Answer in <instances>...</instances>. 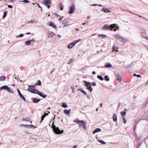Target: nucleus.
Segmentation results:
<instances>
[{"instance_id": "obj_1", "label": "nucleus", "mask_w": 148, "mask_h": 148, "mask_svg": "<svg viewBox=\"0 0 148 148\" xmlns=\"http://www.w3.org/2000/svg\"><path fill=\"white\" fill-rule=\"evenodd\" d=\"M111 28V30L112 29H114V31H116L117 30H118L119 28V27L116 26V25L113 24L111 25L110 26L108 24H105L102 27V29L104 30H106L108 29L109 28Z\"/></svg>"}, {"instance_id": "obj_2", "label": "nucleus", "mask_w": 148, "mask_h": 148, "mask_svg": "<svg viewBox=\"0 0 148 148\" xmlns=\"http://www.w3.org/2000/svg\"><path fill=\"white\" fill-rule=\"evenodd\" d=\"M54 122L53 121L52 124V126L51 127L53 128V131L55 132V133L58 134H62L63 133L64 131L62 130L60 131L58 127H56V126L54 125Z\"/></svg>"}, {"instance_id": "obj_3", "label": "nucleus", "mask_w": 148, "mask_h": 148, "mask_svg": "<svg viewBox=\"0 0 148 148\" xmlns=\"http://www.w3.org/2000/svg\"><path fill=\"white\" fill-rule=\"evenodd\" d=\"M75 122L77 123L80 127H82L84 129H86V123L83 121L77 120Z\"/></svg>"}, {"instance_id": "obj_4", "label": "nucleus", "mask_w": 148, "mask_h": 148, "mask_svg": "<svg viewBox=\"0 0 148 148\" xmlns=\"http://www.w3.org/2000/svg\"><path fill=\"white\" fill-rule=\"evenodd\" d=\"M75 5L71 6L69 9V10L68 12V13L70 14L73 13H74L75 10Z\"/></svg>"}, {"instance_id": "obj_5", "label": "nucleus", "mask_w": 148, "mask_h": 148, "mask_svg": "<svg viewBox=\"0 0 148 148\" xmlns=\"http://www.w3.org/2000/svg\"><path fill=\"white\" fill-rule=\"evenodd\" d=\"M51 2V0H45L42 2V3L45 5L47 6L48 8L49 9L50 8L49 5Z\"/></svg>"}, {"instance_id": "obj_6", "label": "nucleus", "mask_w": 148, "mask_h": 148, "mask_svg": "<svg viewBox=\"0 0 148 148\" xmlns=\"http://www.w3.org/2000/svg\"><path fill=\"white\" fill-rule=\"evenodd\" d=\"M27 90L32 93L36 94V92L38 90L34 88H31V87H29L27 89Z\"/></svg>"}, {"instance_id": "obj_7", "label": "nucleus", "mask_w": 148, "mask_h": 148, "mask_svg": "<svg viewBox=\"0 0 148 148\" xmlns=\"http://www.w3.org/2000/svg\"><path fill=\"white\" fill-rule=\"evenodd\" d=\"M36 94H38L39 95L42 97L43 98H45L46 97L47 95L45 94H43L41 92H40L38 90H37L36 92Z\"/></svg>"}, {"instance_id": "obj_8", "label": "nucleus", "mask_w": 148, "mask_h": 148, "mask_svg": "<svg viewBox=\"0 0 148 148\" xmlns=\"http://www.w3.org/2000/svg\"><path fill=\"white\" fill-rule=\"evenodd\" d=\"M17 91L19 94V95L20 96V98L23 100L25 101H26V99L25 98L23 95L21 93L20 91L18 89H17Z\"/></svg>"}, {"instance_id": "obj_9", "label": "nucleus", "mask_w": 148, "mask_h": 148, "mask_svg": "<svg viewBox=\"0 0 148 148\" xmlns=\"http://www.w3.org/2000/svg\"><path fill=\"white\" fill-rule=\"evenodd\" d=\"M115 75L116 78L118 82H121L122 81V78L120 76V74H115Z\"/></svg>"}, {"instance_id": "obj_10", "label": "nucleus", "mask_w": 148, "mask_h": 148, "mask_svg": "<svg viewBox=\"0 0 148 148\" xmlns=\"http://www.w3.org/2000/svg\"><path fill=\"white\" fill-rule=\"evenodd\" d=\"M85 85L87 87V89H89L90 91V92H91L92 91V89L91 88V83L90 82H88L87 83V84H86Z\"/></svg>"}, {"instance_id": "obj_11", "label": "nucleus", "mask_w": 148, "mask_h": 148, "mask_svg": "<svg viewBox=\"0 0 148 148\" xmlns=\"http://www.w3.org/2000/svg\"><path fill=\"white\" fill-rule=\"evenodd\" d=\"M49 25L50 26L54 28L55 29L57 27L56 25L51 21L49 22Z\"/></svg>"}, {"instance_id": "obj_12", "label": "nucleus", "mask_w": 148, "mask_h": 148, "mask_svg": "<svg viewBox=\"0 0 148 148\" xmlns=\"http://www.w3.org/2000/svg\"><path fill=\"white\" fill-rule=\"evenodd\" d=\"M69 21V19L68 18H66L63 20L62 21V24L63 25L66 24Z\"/></svg>"}, {"instance_id": "obj_13", "label": "nucleus", "mask_w": 148, "mask_h": 148, "mask_svg": "<svg viewBox=\"0 0 148 148\" xmlns=\"http://www.w3.org/2000/svg\"><path fill=\"white\" fill-rule=\"evenodd\" d=\"M102 10L105 12L106 13H110L111 12V11L108 9L105 8H103Z\"/></svg>"}, {"instance_id": "obj_14", "label": "nucleus", "mask_w": 148, "mask_h": 148, "mask_svg": "<svg viewBox=\"0 0 148 148\" xmlns=\"http://www.w3.org/2000/svg\"><path fill=\"white\" fill-rule=\"evenodd\" d=\"M8 88V87L7 86H3L0 88V90H1L4 89L7 91Z\"/></svg>"}, {"instance_id": "obj_15", "label": "nucleus", "mask_w": 148, "mask_h": 148, "mask_svg": "<svg viewBox=\"0 0 148 148\" xmlns=\"http://www.w3.org/2000/svg\"><path fill=\"white\" fill-rule=\"evenodd\" d=\"M75 44L73 42H72L70 43L68 45V47L70 49L72 48L75 45Z\"/></svg>"}, {"instance_id": "obj_16", "label": "nucleus", "mask_w": 148, "mask_h": 148, "mask_svg": "<svg viewBox=\"0 0 148 148\" xmlns=\"http://www.w3.org/2000/svg\"><path fill=\"white\" fill-rule=\"evenodd\" d=\"M112 65L110 63H107L105 65L104 67L106 68H110L112 67Z\"/></svg>"}, {"instance_id": "obj_17", "label": "nucleus", "mask_w": 148, "mask_h": 148, "mask_svg": "<svg viewBox=\"0 0 148 148\" xmlns=\"http://www.w3.org/2000/svg\"><path fill=\"white\" fill-rule=\"evenodd\" d=\"M101 129L99 128H96L93 131V134H95L96 132H99L101 131Z\"/></svg>"}, {"instance_id": "obj_18", "label": "nucleus", "mask_w": 148, "mask_h": 148, "mask_svg": "<svg viewBox=\"0 0 148 148\" xmlns=\"http://www.w3.org/2000/svg\"><path fill=\"white\" fill-rule=\"evenodd\" d=\"M71 109H69V110H67V109H66L64 110V112L66 114H69L71 111Z\"/></svg>"}, {"instance_id": "obj_19", "label": "nucleus", "mask_w": 148, "mask_h": 148, "mask_svg": "<svg viewBox=\"0 0 148 148\" xmlns=\"http://www.w3.org/2000/svg\"><path fill=\"white\" fill-rule=\"evenodd\" d=\"M125 39L123 37H121L119 38L120 41L122 42H125Z\"/></svg>"}, {"instance_id": "obj_20", "label": "nucleus", "mask_w": 148, "mask_h": 148, "mask_svg": "<svg viewBox=\"0 0 148 148\" xmlns=\"http://www.w3.org/2000/svg\"><path fill=\"white\" fill-rule=\"evenodd\" d=\"M112 117L114 121H116L117 120V117L116 114H113Z\"/></svg>"}, {"instance_id": "obj_21", "label": "nucleus", "mask_w": 148, "mask_h": 148, "mask_svg": "<svg viewBox=\"0 0 148 148\" xmlns=\"http://www.w3.org/2000/svg\"><path fill=\"white\" fill-rule=\"evenodd\" d=\"M48 115V113H45L43 115H42L41 117V120L40 121V123L43 120V119L45 116Z\"/></svg>"}, {"instance_id": "obj_22", "label": "nucleus", "mask_w": 148, "mask_h": 148, "mask_svg": "<svg viewBox=\"0 0 148 148\" xmlns=\"http://www.w3.org/2000/svg\"><path fill=\"white\" fill-rule=\"evenodd\" d=\"M126 112L125 111L121 112V114L122 117L124 118L126 116Z\"/></svg>"}, {"instance_id": "obj_23", "label": "nucleus", "mask_w": 148, "mask_h": 148, "mask_svg": "<svg viewBox=\"0 0 148 148\" xmlns=\"http://www.w3.org/2000/svg\"><path fill=\"white\" fill-rule=\"evenodd\" d=\"M40 100V99H37L36 98H34L33 101V102L34 103H37L39 102Z\"/></svg>"}, {"instance_id": "obj_24", "label": "nucleus", "mask_w": 148, "mask_h": 148, "mask_svg": "<svg viewBox=\"0 0 148 148\" xmlns=\"http://www.w3.org/2000/svg\"><path fill=\"white\" fill-rule=\"evenodd\" d=\"M59 6L60 8V10H62L64 8V6L62 3H60L59 5Z\"/></svg>"}, {"instance_id": "obj_25", "label": "nucleus", "mask_w": 148, "mask_h": 148, "mask_svg": "<svg viewBox=\"0 0 148 148\" xmlns=\"http://www.w3.org/2000/svg\"><path fill=\"white\" fill-rule=\"evenodd\" d=\"M118 48L117 47H115L114 45L113 47V51H118V50H117Z\"/></svg>"}, {"instance_id": "obj_26", "label": "nucleus", "mask_w": 148, "mask_h": 148, "mask_svg": "<svg viewBox=\"0 0 148 148\" xmlns=\"http://www.w3.org/2000/svg\"><path fill=\"white\" fill-rule=\"evenodd\" d=\"M7 91H8V92H9L10 93H13L14 91H13L12 90V89L8 87Z\"/></svg>"}, {"instance_id": "obj_27", "label": "nucleus", "mask_w": 148, "mask_h": 148, "mask_svg": "<svg viewBox=\"0 0 148 148\" xmlns=\"http://www.w3.org/2000/svg\"><path fill=\"white\" fill-rule=\"evenodd\" d=\"M62 107L64 108H66L68 107V106L66 103H63L62 104Z\"/></svg>"}, {"instance_id": "obj_28", "label": "nucleus", "mask_w": 148, "mask_h": 148, "mask_svg": "<svg viewBox=\"0 0 148 148\" xmlns=\"http://www.w3.org/2000/svg\"><path fill=\"white\" fill-rule=\"evenodd\" d=\"M5 77L4 76H1L0 77V81H3L5 80Z\"/></svg>"}, {"instance_id": "obj_29", "label": "nucleus", "mask_w": 148, "mask_h": 148, "mask_svg": "<svg viewBox=\"0 0 148 148\" xmlns=\"http://www.w3.org/2000/svg\"><path fill=\"white\" fill-rule=\"evenodd\" d=\"M78 90H80L81 92H82L83 93H84L86 95H87V93L85 91L83 90V89L80 88V89H78Z\"/></svg>"}, {"instance_id": "obj_30", "label": "nucleus", "mask_w": 148, "mask_h": 148, "mask_svg": "<svg viewBox=\"0 0 148 148\" xmlns=\"http://www.w3.org/2000/svg\"><path fill=\"white\" fill-rule=\"evenodd\" d=\"M97 77L101 81H103L104 79L103 78L101 75H98Z\"/></svg>"}, {"instance_id": "obj_31", "label": "nucleus", "mask_w": 148, "mask_h": 148, "mask_svg": "<svg viewBox=\"0 0 148 148\" xmlns=\"http://www.w3.org/2000/svg\"><path fill=\"white\" fill-rule=\"evenodd\" d=\"M104 79L107 81H109L110 79L109 77L107 75H106L104 77Z\"/></svg>"}, {"instance_id": "obj_32", "label": "nucleus", "mask_w": 148, "mask_h": 148, "mask_svg": "<svg viewBox=\"0 0 148 148\" xmlns=\"http://www.w3.org/2000/svg\"><path fill=\"white\" fill-rule=\"evenodd\" d=\"M41 84V82L40 80H38V81H37L36 85L40 86Z\"/></svg>"}, {"instance_id": "obj_33", "label": "nucleus", "mask_w": 148, "mask_h": 148, "mask_svg": "<svg viewBox=\"0 0 148 148\" xmlns=\"http://www.w3.org/2000/svg\"><path fill=\"white\" fill-rule=\"evenodd\" d=\"M71 88L72 90V92L74 93L75 92V87L74 85L72 86H71Z\"/></svg>"}, {"instance_id": "obj_34", "label": "nucleus", "mask_w": 148, "mask_h": 148, "mask_svg": "<svg viewBox=\"0 0 148 148\" xmlns=\"http://www.w3.org/2000/svg\"><path fill=\"white\" fill-rule=\"evenodd\" d=\"M22 121H29V117H27L26 118H23L22 120Z\"/></svg>"}, {"instance_id": "obj_35", "label": "nucleus", "mask_w": 148, "mask_h": 148, "mask_svg": "<svg viewBox=\"0 0 148 148\" xmlns=\"http://www.w3.org/2000/svg\"><path fill=\"white\" fill-rule=\"evenodd\" d=\"M33 125H24V126L26 128H29L30 127V126H33Z\"/></svg>"}, {"instance_id": "obj_36", "label": "nucleus", "mask_w": 148, "mask_h": 148, "mask_svg": "<svg viewBox=\"0 0 148 148\" xmlns=\"http://www.w3.org/2000/svg\"><path fill=\"white\" fill-rule=\"evenodd\" d=\"M7 11H5L4 12L3 15V18H5L7 14Z\"/></svg>"}, {"instance_id": "obj_37", "label": "nucleus", "mask_w": 148, "mask_h": 148, "mask_svg": "<svg viewBox=\"0 0 148 148\" xmlns=\"http://www.w3.org/2000/svg\"><path fill=\"white\" fill-rule=\"evenodd\" d=\"M98 141L101 143L103 144H105L106 143L105 142H104L103 140H99Z\"/></svg>"}, {"instance_id": "obj_38", "label": "nucleus", "mask_w": 148, "mask_h": 148, "mask_svg": "<svg viewBox=\"0 0 148 148\" xmlns=\"http://www.w3.org/2000/svg\"><path fill=\"white\" fill-rule=\"evenodd\" d=\"M24 36V35L23 34H19V35H18V36H16V38H18V37H20V38H21V37H23Z\"/></svg>"}, {"instance_id": "obj_39", "label": "nucleus", "mask_w": 148, "mask_h": 148, "mask_svg": "<svg viewBox=\"0 0 148 148\" xmlns=\"http://www.w3.org/2000/svg\"><path fill=\"white\" fill-rule=\"evenodd\" d=\"M30 41H29V40H27V41L25 43V44L26 45H29L30 44Z\"/></svg>"}, {"instance_id": "obj_40", "label": "nucleus", "mask_w": 148, "mask_h": 148, "mask_svg": "<svg viewBox=\"0 0 148 148\" xmlns=\"http://www.w3.org/2000/svg\"><path fill=\"white\" fill-rule=\"evenodd\" d=\"M74 61V60L73 58H71V59L69 61V62L68 63V64H69L71 63H72Z\"/></svg>"}, {"instance_id": "obj_41", "label": "nucleus", "mask_w": 148, "mask_h": 148, "mask_svg": "<svg viewBox=\"0 0 148 148\" xmlns=\"http://www.w3.org/2000/svg\"><path fill=\"white\" fill-rule=\"evenodd\" d=\"M98 36L99 37H100V36H101L103 38H105L106 37H107V36L106 35H103V34H102V35L99 34L98 35Z\"/></svg>"}, {"instance_id": "obj_42", "label": "nucleus", "mask_w": 148, "mask_h": 148, "mask_svg": "<svg viewBox=\"0 0 148 148\" xmlns=\"http://www.w3.org/2000/svg\"><path fill=\"white\" fill-rule=\"evenodd\" d=\"M134 76H136L137 77H141V76L140 75L138 74V75H136V74H134Z\"/></svg>"}, {"instance_id": "obj_43", "label": "nucleus", "mask_w": 148, "mask_h": 148, "mask_svg": "<svg viewBox=\"0 0 148 148\" xmlns=\"http://www.w3.org/2000/svg\"><path fill=\"white\" fill-rule=\"evenodd\" d=\"M141 35L142 36V37H143L145 38V36H146V33H141Z\"/></svg>"}, {"instance_id": "obj_44", "label": "nucleus", "mask_w": 148, "mask_h": 148, "mask_svg": "<svg viewBox=\"0 0 148 148\" xmlns=\"http://www.w3.org/2000/svg\"><path fill=\"white\" fill-rule=\"evenodd\" d=\"M81 40L80 39H79L78 40H77L76 41H73V42H74L75 44L77 43L79 41Z\"/></svg>"}, {"instance_id": "obj_45", "label": "nucleus", "mask_w": 148, "mask_h": 148, "mask_svg": "<svg viewBox=\"0 0 148 148\" xmlns=\"http://www.w3.org/2000/svg\"><path fill=\"white\" fill-rule=\"evenodd\" d=\"M48 37L49 38H51L53 37V35L51 34H48Z\"/></svg>"}, {"instance_id": "obj_46", "label": "nucleus", "mask_w": 148, "mask_h": 148, "mask_svg": "<svg viewBox=\"0 0 148 148\" xmlns=\"http://www.w3.org/2000/svg\"><path fill=\"white\" fill-rule=\"evenodd\" d=\"M123 121L124 124H125L126 123V121L125 118H123Z\"/></svg>"}, {"instance_id": "obj_47", "label": "nucleus", "mask_w": 148, "mask_h": 148, "mask_svg": "<svg viewBox=\"0 0 148 148\" xmlns=\"http://www.w3.org/2000/svg\"><path fill=\"white\" fill-rule=\"evenodd\" d=\"M23 2L24 3H28L29 2V1L28 0H24Z\"/></svg>"}, {"instance_id": "obj_48", "label": "nucleus", "mask_w": 148, "mask_h": 148, "mask_svg": "<svg viewBox=\"0 0 148 148\" xmlns=\"http://www.w3.org/2000/svg\"><path fill=\"white\" fill-rule=\"evenodd\" d=\"M28 86L29 87H31V88H34V87H35V86H33V85H28Z\"/></svg>"}, {"instance_id": "obj_49", "label": "nucleus", "mask_w": 148, "mask_h": 148, "mask_svg": "<svg viewBox=\"0 0 148 148\" xmlns=\"http://www.w3.org/2000/svg\"><path fill=\"white\" fill-rule=\"evenodd\" d=\"M8 7L10 8H12L13 7L12 6V5H8Z\"/></svg>"}, {"instance_id": "obj_50", "label": "nucleus", "mask_w": 148, "mask_h": 148, "mask_svg": "<svg viewBox=\"0 0 148 148\" xmlns=\"http://www.w3.org/2000/svg\"><path fill=\"white\" fill-rule=\"evenodd\" d=\"M36 126L33 125V126H30V127H29V128H33V129H34L36 128Z\"/></svg>"}, {"instance_id": "obj_51", "label": "nucleus", "mask_w": 148, "mask_h": 148, "mask_svg": "<svg viewBox=\"0 0 148 148\" xmlns=\"http://www.w3.org/2000/svg\"><path fill=\"white\" fill-rule=\"evenodd\" d=\"M92 85L93 86H95L96 85V83L94 82H92Z\"/></svg>"}, {"instance_id": "obj_52", "label": "nucleus", "mask_w": 148, "mask_h": 148, "mask_svg": "<svg viewBox=\"0 0 148 148\" xmlns=\"http://www.w3.org/2000/svg\"><path fill=\"white\" fill-rule=\"evenodd\" d=\"M55 68L53 69L50 72V73L51 74L55 70Z\"/></svg>"}, {"instance_id": "obj_53", "label": "nucleus", "mask_w": 148, "mask_h": 148, "mask_svg": "<svg viewBox=\"0 0 148 148\" xmlns=\"http://www.w3.org/2000/svg\"><path fill=\"white\" fill-rule=\"evenodd\" d=\"M34 21L32 20V21H29V23H33L34 22Z\"/></svg>"}, {"instance_id": "obj_54", "label": "nucleus", "mask_w": 148, "mask_h": 148, "mask_svg": "<svg viewBox=\"0 0 148 148\" xmlns=\"http://www.w3.org/2000/svg\"><path fill=\"white\" fill-rule=\"evenodd\" d=\"M91 5L92 6H97L98 4H92Z\"/></svg>"}, {"instance_id": "obj_55", "label": "nucleus", "mask_w": 148, "mask_h": 148, "mask_svg": "<svg viewBox=\"0 0 148 148\" xmlns=\"http://www.w3.org/2000/svg\"><path fill=\"white\" fill-rule=\"evenodd\" d=\"M78 145H74L73 148H76L77 147Z\"/></svg>"}, {"instance_id": "obj_56", "label": "nucleus", "mask_w": 148, "mask_h": 148, "mask_svg": "<svg viewBox=\"0 0 148 148\" xmlns=\"http://www.w3.org/2000/svg\"><path fill=\"white\" fill-rule=\"evenodd\" d=\"M29 41H30V42H34L35 40L32 39L29 40Z\"/></svg>"}, {"instance_id": "obj_57", "label": "nucleus", "mask_w": 148, "mask_h": 148, "mask_svg": "<svg viewBox=\"0 0 148 148\" xmlns=\"http://www.w3.org/2000/svg\"><path fill=\"white\" fill-rule=\"evenodd\" d=\"M28 34V35H29L30 34H31V33L30 32H27V33H26L25 34Z\"/></svg>"}, {"instance_id": "obj_58", "label": "nucleus", "mask_w": 148, "mask_h": 148, "mask_svg": "<svg viewBox=\"0 0 148 148\" xmlns=\"http://www.w3.org/2000/svg\"><path fill=\"white\" fill-rule=\"evenodd\" d=\"M84 82L86 84H87V83H88V82H87L86 81H84Z\"/></svg>"}, {"instance_id": "obj_59", "label": "nucleus", "mask_w": 148, "mask_h": 148, "mask_svg": "<svg viewBox=\"0 0 148 148\" xmlns=\"http://www.w3.org/2000/svg\"><path fill=\"white\" fill-rule=\"evenodd\" d=\"M96 73V72L95 71H93L92 73V74H95Z\"/></svg>"}, {"instance_id": "obj_60", "label": "nucleus", "mask_w": 148, "mask_h": 148, "mask_svg": "<svg viewBox=\"0 0 148 148\" xmlns=\"http://www.w3.org/2000/svg\"><path fill=\"white\" fill-rule=\"evenodd\" d=\"M135 14L136 15H137V16H139V17H141V16H140V15H138V14Z\"/></svg>"}, {"instance_id": "obj_61", "label": "nucleus", "mask_w": 148, "mask_h": 148, "mask_svg": "<svg viewBox=\"0 0 148 148\" xmlns=\"http://www.w3.org/2000/svg\"><path fill=\"white\" fill-rule=\"evenodd\" d=\"M131 65V64H130V65H128L127 66V67H130V66Z\"/></svg>"}, {"instance_id": "obj_62", "label": "nucleus", "mask_w": 148, "mask_h": 148, "mask_svg": "<svg viewBox=\"0 0 148 148\" xmlns=\"http://www.w3.org/2000/svg\"><path fill=\"white\" fill-rule=\"evenodd\" d=\"M97 6H102V5H101V4H99V5L98 4Z\"/></svg>"}, {"instance_id": "obj_63", "label": "nucleus", "mask_w": 148, "mask_h": 148, "mask_svg": "<svg viewBox=\"0 0 148 148\" xmlns=\"http://www.w3.org/2000/svg\"><path fill=\"white\" fill-rule=\"evenodd\" d=\"M58 36H59V37H60H60H61V36L59 34H58Z\"/></svg>"}, {"instance_id": "obj_64", "label": "nucleus", "mask_w": 148, "mask_h": 148, "mask_svg": "<svg viewBox=\"0 0 148 148\" xmlns=\"http://www.w3.org/2000/svg\"><path fill=\"white\" fill-rule=\"evenodd\" d=\"M64 27H66V26H67L68 25L67 24H65V25H64Z\"/></svg>"}]
</instances>
